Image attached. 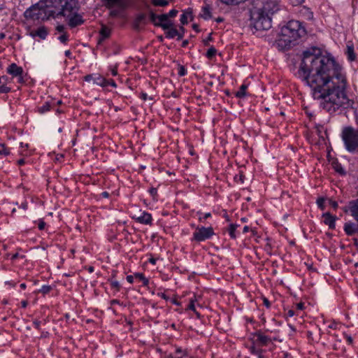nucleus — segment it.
I'll use <instances>...</instances> for the list:
<instances>
[{
  "label": "nucleus",
  "mask_w": 358,
  "mask_h": 358,
  "mask_svg": "<svg viewBox=\"0 0 358 358\" xmlns=\"http://www.w3.org/2000/svg\"><path fill=\"white\" fill-rule=\"evenodd\" d=\"M253 343L259 346H266L271 342L270 337L264 335L260 331L255 332L253 334Z\"/></svg>",
  "instance_id": "obj_11"
},
{
  "label": "nucleus",
  "mask_w": 358,
  "mask_h": 358,
  "mask_svg": "<svg viewBox=\"0 0 358 358\" xmlns=\"http://www.w3.org/2000/svg\"><path fill=\"white\" fill-rule=\"evenodd\" d=\"M305 12L307 13V19H313V13L311 12L309 9L305 8Z\"/></svg>",
  "instance_id": "obj_49"
},
{
  "label": "nucleus",
  "mask_w": 358,
  "mask_h": 358,
  "mask_svg": "<svg viewBox=\"0 0 358 358\" xmlns=\"http://www.w3.org/2000/svg\"><path fill=\"white\" fill-rule=\"evenodd\" d=\"M169 20V18L166 15V14H162L160 15H158V22H164Z\"/></svg>",
  "instance_id": "obj_41"
},
{
  "label": "nucleus",
  "mask_w": 358,
  "mask_h": 358,
  "mask_svg": "<svg viewBox=\"0 0 358 358\" xmlns=\"http://www.w3.org/2000/svg\"><path fill=\"white\" fill-rule=\"evenodd\" d=\"M322 216L324 218V223L325 224L328 225L329 229H334L335 226H336L335 222L336 220V217L333 216L329 213H325L323 214Z\"/></svg>",
  "instance_id": "obj_16"
},
{
  "label": "nucleus",
  "mask_w": 358,
  "mask_h": 358,
  "mask_svg": "<svg viewBox=\"0 0 358 358\" xmlns=\"http://www.w3.org/2000/svg\"><path fill=\"white\" fill-rule=\"evenodd\" d=\"M110 35V29L106 26H102L100 30V38L99 42L105 40L108 38Z\"/></svg>",
  "instance_id": "obj_22"
},
{
  "label": "nucleus",
  "mask_w": 358,
  "mask_h": 358,
  "mask_svg": "<svg viewBox=\"0 0 358 358\" xmlns=\"http://www.w3.org/2000/svg\"><path fill=\"white\" fill-rule=\"evenodd\" d=\"M107 82H108V85H110V86H112L113 87H117V85H116L115 82L113 80H112V79L107 80Z\"/></svg>",
  "instance_id": "obj_54"
},
{
  "label": "nucleus",
  "mask_w": 358,
  "mask_h": 358,
  "mask_svg": "<svg viewBox=\"0 0 358 358\" xmlns=\"http://www.w3.org/2000/svg\"><path fill=\"white\" fill-rule=\"evenodd\" d=\"M47 10L44 1H41L27 9L24 16L27 19L44 21L50 19V16L46 12Z\"/></svg>",
  "instance_id": "obj_5"
},
{
  "label": "nucleus",
  "mask_w": 358,
  "mask_h": 358,
  "mask_svg": "<svg viewBox=\"0 0 358 358\" xmlns=\"http://www.w3.org/2000/svg\"><path fill=\"white\" fill-rule=\"evenodd\" d=\"M345 54L348 60L351 62L355 60L356 55L355 53L354 46L352 45H347Z\"/></svg>",
  "instance_id": "obj_23"
},
{
  "label": "nucleus",
  "mask_w": 358,
  "mask_h": 358,
  "mask_svg": "<svg viewBox=\"0 0 358 358\" xmlns=\"http://www.w3.org/2000/svg\"><path fill=\"white\" fill-rule=\"evenodd\" d=\"M68 35L66 34H64L62 35H61L59 37V40L63 43H66V41H68Z\"/></svg>",
  "instance_id": "obj_44"
},
{
  "label": "nucleus",
  "mask_w": 358,
  "mask_h": 358,
  "mask_svg": "<svg viewBox=\"0 0 358 358\" xmlns=\"http://www.w3.org/2000/svg\"><path fill=\"white\" fill-rule=\"evenodd\" d=\"M305 34L306 30L299 21L290 20L281 28L280 34L276 41L277 45L280 50L289 49Z\"/></svg>",
  "instance_id": "obj_2"
},
{
  "label": "nucleus",
  "mask_w": 358,
  "mask_h": 358,
  "mask_svg": "<svg viewBox=\"0 0 358 358\" xmlns=\"http://www.w3.org/2000/svg\"><path fill=\"white\" fill-rule=\"evenodd\" d=\"M156 262H157V259L155 258L152 257V258L149 259V262L153 265H155L156 264Z\"/></svg>",
  "instance_id": "obj_63"
},
{
  "label": "nucleus",
  "mask_w": 358,
  "mask_h": 358,
  "mask_svg": "<svg viewBox=\"0 0 358 358\" xmlns=\"http://www.w3.org/2000/svg\"><path fill=\"white\" fill-rule=\"evenodd\" d=\"M142 22H141L140 21H136V18L134 20V28L135 29H138V27H139V24H141Z\"/></svg>",
  "instance_id": "obj_61"
},
{
  "label": "nucleus",
  "mask_w": 358,
  "mask_h": 358,
  "mask_svg": "<svg viewBox=\"0 0 358 358\" xmlns=\"http://www.w3.org/2000/svg\"><path fill=\"white\" fill-rule=\"evenodd\" d=\"M52 289V287L50 285H43L42 287L38 290V292H41L43 294H46L50 292Z\"/></svg>",
  "instance_id": "obj_37"
},
{
  "label": "nucleus",
  "mask_w": 358,
  "mask_h": 358,
  "mask_svg": "<svg viewBox=\"0 0 358 358\" xmlns=\"http://www.w3.org/2000/svg\"><path fill=\"white\" fill-rule=\"evenodd\" d=\"M141 98L143 101H145L148 99V94L146 93H145V92H142L141 94Z\"/></svg>",
  "instance_id": "obj_58"
},
{
  "label": "nucleus",
  "mask_w": 358,
  "mask_h": 358,
  "mask_svg": "<svg viewBox=\"0 0 358 358\" xmlns=\"http://www.w3.org/2000/svg\"><path fill=\"white\" fill-rule=\"evenodd\" d=\"M298 76L329 113L352 106L354 102L347 95L348 82L342 66L333 57L321 55L319 48L313 47L303 52Z\"/></svg>",
  "instance_id": "obj_1"
},
{
  "label": "nucleus",
  "mask_w": 358,
  "mask_h": 358,
  "mask_svg": "<svg viewBox=\"0 0 358 358\" xmlns=\"http://www.w3.org/2000/svg\"><path fill=\"white\" fill-rule=\"evenodd\" d=\"M8 74L13 77H16L19 83H24V80L23 78L24 70L21 66H17L15 63L10 64L6 69Z\"/></svg>",
  "instance_id": "obj_10"
},
{
  "label": "nucleus",
  "mask_w": 358,
  "mask_h": 358,
  "mask_svg": "<svg viewBox=\"0 0 358 358\" xmlns=\"http://www.w3.org/2000/svg\"><path fill=\"white\" fill-rule=\"evenodd\" d=\"M45 223L43 221H41L38 224V229L43 230L45 228Z\"/></svg>",
  "instance_id": "obj_56"
},
{
  "label": "nucleus",
  "mask_w": 358,
  "mask_h": 358,
  "mask_svg": "<svg viewBox=\"0 0 358 358\" xmlns=\"http://www.w3.org/2000/svg\"><path fill=\"white\" fill-rule=\"evenodd\" d=\"M182 352V355L178 357H171L170 358H185L188 357V351L187 349H182L181 348H177L176 353Z\"/></svg>",
  "instance_id": "obj_30"
},
{
  "label": "nucleus",
  "mask_w": 358,
  "mask_h": 358,
  "mask_svg": "<svg viewBox=\"0 0 358 358\" xmlns=\"http://www.w3.org/2000/svg\"><path fill=\"white\" fill-rule=\"evenodd\" d=\"M150 21L154 24L155 26H157L158 22V15L155 14L153 12H150Z\"/></svg>",
  "instance_id": "obj_36"
},
{
  "label": "nucleus",
  "mask_w": 358,
  "mask_h": 358,
  "mask_svg": "<svg viewBox=\"0 0 358 358\" xmlns=\"http://www.w3.org/2000/svg\"><path fill=\"white\" fill-rule=\"evenodd\" d=\"M55 109V101H46L41 106L38 108V111L40 113H45L50 110Z\"/></svg>",
  "instance_id": "obj_18"
},
{
  "label": "nucleus",
  "mask_w": 358,
  "mask_h": 358,
  "mask_svg": "<svg viewBox=\"0 0 358 358\" xmlns=\"http://www.w3.org/2000/svg\"><path fill=\"white\" fill-rule=\"evenodd\" d=\"M127 280L129 282V283H133L134 282V277L132 275H127Z\"/></svg>",
  "instance_id": "obj_59"
},
{
  "label": "nucleus",
  "mask_w": 358,
  "mask_h": 358,
  "mask_svg": "<svg viewBox=\"0 0 358 358\" xmlns=\"http://www.w3.org/2000/svg\"><path fill=\"white\" fill-rule=\"evenodd\" d=\"M111 73L113 76H115L117 75V67H114L111 69Z\"/></svg>",
  "instance_id": "obj_60"
},
{
  "label": "nucleus",
  "mask_w": 358,
  "mask_h": 358,
  "mask_svg": "<svg viewBox=\"0 0 358 358\" xmlns=\"http://www.w3.org/2000/svg\"><path fill=\"white\" fill-rule=\"evenodd\" d=\"M211 217L210 213H206L204 214L203 217H199V220L200 222H203V220H206L207 218Z\"/></svg>",
  "instance_id": "obj_50"
},
{
  "label": "nucleus",
  "mask_w": 358,
  "mask_h": 358,
  "mask_svg": "<svg viewBox=\"0 0 358 358\" xmlns=\"http://www.w3.org/2000/svg\"><path fill=\"white\" fill-rule=\"evenodd\" d=\"M191 13H184L181 15L180 21L182 25L187 24L188 22V15H190Z\"/></svg>",
  "instance_id": "obj_33"
},
{
  "label": "nucleus",
  "mask_w": 358,
  "mask_h": 358,
  "mask_svg": "<svg viewBox=\"0 0 358 358\" xmlns=\"http://www.w3.org/2000/svg\"><path fill=\"white\" fill-rule=\"evenodd\" d=\"M105 2L106 8L109 9L113 8L114 6L123 9L127 6V0H105Z\"/></svg>",
  "instance_id": "obj_13"
},
{
  "label": "nucleus",
  "mask_w": 358,
  "mask_h": 358,
  "mask_svg": "<svg viewBox=\"0 0 358 358\" xmlns=\"http://www.w3.org/2000/svg\"><path fill=\"white\" fill-rule=\"evenodd\" d=\"M134 276L139 279L141 281L143 282V284L144 286H147L149 284V280L148 278H146L144 275L141 273H136L134 274Z\"/></svg>",
  "instance_id": "obj_29"
},
{
  "label": "nucleus",
  "mask_w": 358,
  "mask_h": 358,
  "mask_svg": "<svg viewBox=\"0 0 358 358\" xmlns=\"http://www.w3.org/2000/svg\"><path fill=\"white\" fill-rule=\"evenodd\" d=\"M345 337L346 338L347 342L349 344H352V343L353 339H352V338L350 336L345 334Z\"/></svg>",
  "instance_id": "obj_53"
},
{
  "label": "nucleus",
  "mask_w": 358,
  "mask_h": 358,
  "mask_svg": "<svg viewBox=\"0 0 358 358\" xmlns=\"http://www.w3.org/2000/svg\"><path fill=\"white\" fill-rule=\"evenodd\" d=\"M93 83L101 87L108 86L107 80L99 74H94Z\"/></svg>",
  "instance_id": "obj_21"
},
{
  "label": "nucleus",
  "mask_w": 358,
  "mask_h": 358,
  "mask_svg": "<svg viewBox=\"0 0 358 358\" xmlns=\"http://www.w3.org/2000/svg\"><path fill=\"white\" fill-rule=\"evenodd\" d=\"M152 3L156 6H166L169 4L166 0H152Z\"/></svg>",
  "instance_id": "obj_32"
},
{
  "label": "nucleus",
  "mask_w": 358,
  "mask_h": 358,
  "mask_svg": "<svg viewBox=\"0 0 358 358\" xmlns=\"http://www.w3.org/2000/svg\"><path fill=\"white\" fill-rule=\"evenodd\" d=\"M47 13L50 17H58L60 16L63 0H45L43 1Z\"/></svg>",
  "instance_id": "obj_8"
},
{
  "label": "nucleus",
  "mask_w": 358,
  "mask_h": 358,
  "mask_svg": "<svg viewBox=\"0 0 358 358\" xmlns=\"http://www.w3.org/2000/svg\"><path fill=\"white\" fill-rule=\"evenodd\" d=\"M178 75L180 76H184L187 74V70L183 66H180L178 68Z\"/></svg>",
  "instance_id": "obj_40"
},
{
  "label": "nucleus",
  "mask_w": 358,
  "mask_h": 358,
  "mask_svg": "<svg viewBox=\"0 0 358 358\" xmlns=\"http://www.w3.org/2000/svg\"><path fill=\"white\" fill-rule=\"evenodd\" d=\"M33 323H34V325L36 329H40V325H41V322L40 321L35 320V321H34Z\"/></svg>",
  "instance_id": "obj_55"
},
{
  "label": "nucleus",
  "mask_w": 358,
  "mask_h": 358,
  "mask_svg": "<svg viewBox=\"0 0 358 358\" xmlns=\"http://www.w3.org/2000/svg\"><path fill=\"white\" fill-rule=\"evenodd\" d=\"M11 90L10 87H7L6 85L2 84L0 85V94H6L10 92Z\"/></svg>",
  "instance_id": "obj_38"
},
{
  "label": "nucleus",
  "mask_w": 358,
  "mask_h": 358,
  "mask_svg": "<svg viewBox=\"0 0 358 358\" xmlns=\"http://www.w3.org/2000/svg\"><path fill=\"white\" fill-rule=\"evenodd\" d=\"M67 18H69V25L71 27H76L84 22L82 16L78 15V13L73 14L71 16L67 17Z\"/></svg>",
  "instance_id": "obj_14"
},
{
  "label": "nucleus",
  "mask_w": 358,
  "mask_h": 358,
  "mask_svg": "<svg viewBox=\"0 0 358 358\" xmlns=\"http://www.w3.org/2000/svg\"><path fill=\"white\" fill-rule=\"evenodd\" d=\"M166 37L168 38H173L177 36L178 40H180L183 38V34H180L176 28L171 27L165 32Z\"/></svg>",
  "instance_id": "obj_20"
},
{
  "label": "nucleus",
  "mask_w": 358,
  "mask_h": 358,
  "mask_svg": "<svg viewBox=\"0 0 358 358\" xmlns=\"http://www.w3.org/2000/svg\"><path fill=\"white\" fill-rule=\"evenodd\" d=\"M79 10L77 0H63L60 16L69 17L78 13Z\"/></svg>",
  "instance_id": "obj_9"
},
{
  "label": "nucleus",
  "mask_w": 358,
  "mask_h": 358,
  "mask_svg": "<svg viewBox=\"0 0 358 358\" xmlns=\"http://www.w3.org/2000/svg\"><path fill=\"white\" fill-rule=\"evenodd\" d=\"M84 79L87 82H90V81L93 82L94 74L87 75V76H85Z\"/></svg>",
  "instance_id": "obj_51"
},
{
  "label": "nucleus",
  "mask_w": 358,
  "mask_h": 358,
  "mask_svg": "<svg viewBox=\"0 0 358 358\" xmlns=\"http://www.w3.org/2000/svg\"><path fill=\"white\" fill-rule=\"evenodd\" d=\"M215 234L212 227H196L193 233L192 240L198 243L210 239Z\"/></svg>",
  "instance_id": "obj_7"
},
{
  "label": "nucleus",
  "mask_w": 358,
  "mask_h": 358,
  "mask_svg": "<svg viewBox=\"0 0 358 358\" xmlns=\"http://www.w3.org/2000/svg\"><path fill=\"white\" fill-rule=\"evenodd\" d=\"M152 218L151 214L146 212H143L141 215L136 217V221L138 222L144 224H152Z\"/></svg>",
  "instance_id": "obj_19"
},
{
  "label": "nucleus",
  "mask_w": 358,
  "mask_h": 358,
  "mask_svg": "<svg viewBox=\"0 0 358 358\" xmlns=\"http://www.w3.org/2000/svg\"><path fill=\"white\" fill-rule=\"evenodd\" d=\"M350 211L351 215L358 222V199L350 201L348 207L344 208L345 212Z\"/></svg>",
  "instance_id": "obj_12"
},
{
  "label": "nucleus",
  "mask_w": 358,
  "mask_h": 358,
  "mask_svg": "<svg viewBox=\"0 0 358 358\" xmlns=\"http://www.w3.org/2000/svg\"><path fill=\"white\" fill-rule=\"evenodd\" d=\"M157 27H162L164 30H166V31L171 27H173V23L171 21L168 20V21L164 22H159V23H157Z\"/></svg>",
  "instance_id": "obj_28"
},
{
  "label": "nucleus",
  "mask_w": 358,
  "mask_h": 358,
  "mask_svg": "<svg viewBox=\"0 0 358 358\" xmlns=\"http://www.w3.org/2000/svg\"><path fill=\"white\" fill-rule=\"evenodd\" d=\"M333 168L336 172H337L338 173H339L341 176H344L346 173V172H345V169H343V167L342 166V165L338 162L334 163Z\"/></svg>",
  "instance_id": "obj_25"
},
{
  "label": "nucleus",
  "mask_w": 358,
  "mask_h": 358,
  "mask_svg": "<svg viewBox=\"0 0 358 358\" xmlns=\"http://www.w3.org/2000/svg\"><path fill=\"white\" fill-rule=\"evenodd\" d=\"M10 154V150L6 147L4 144L0 143V155H8Z\"/></svg>",
  "instance_id": "obj_34"
},
{
  "label": "nucleus",
  "mask_w": 358,
  "mask_h": 358,
  "mask_svg": "<svg viewBox=\"0 0 358 358\" xmlns=\"http://www.w3.org/2000/svg\"><path fill=\"white\" fill-rule=\"evenodd\" d=\"M19 257H20L19 253L16 252V253H15V254H13V255H12V257H11V259H12V260H14V259H15L18 258Z\"/></svg>",
  "instance_id": "obj_64"
},
{
  "label": "nucleus",
  "mask_w": 358,
  "mask_h": 358,
  "mask_svg": "<svg viewBox=\"0 0 358 358\" xmlns=\"http://www.w3.org/2000/svg\"><path fill=\"white\" fill-rule=\"evenodd\" d=\"M110 285H111V287H112L113 288L116 289V290H117V291H119V290H120V283H119L117 281H116V280H112V281L110 282Z\"/></svg>",
  "instance_id": "obj_42"
},
{
  "label": "nucleus",
  "mask_w": 358,
  "mask_h": 358,
  "mask_svg": "<svg viewBox=\"0 0 358 358\" xmlns=\"http://www.w3.org/2000/svg\"><path fill=\"white\" fill-rule=\"evenodd\" d=\"M32 37L38 36L41 39H45L48 35V30L45 27H40L36 30H32L30 32Z\"/></svg>",
  "instance_id": "obj_17"
},
{
  "label": "nucleus",
  "mask_w": 358,
  "mask_h": 358,
  "mask_svg": "<svg viewBox=\"0 0 358 358\" xmlns=\"http://www.w3.org/2000/svg\"><path fill=\"white\" fill-rule=\"evenodd\" d=\"M216 52H217L216 49L214 47L211 46L208 50L206 55L208 58H212L213 57H214L215 55Z\"/></svg>",
  "instance_id": "obj_35"
},
{
  "label": "nucleus",
  "mask_w": 358,
  "mask_h": 358,
  "mask_svg": "<svg viewBox=\"0 0 358 358\" xmlns=\"http://www.w3.org/2000/svg\"><path fill=\"white\" fill-rule=\"evenodd\" d=\"M188 308H189V310H193V311L196 312V310H195V306H194V301H190L189 304L188 305Z\"/></svg>",
  "instance_id": "obj_52"
},
{
  "label": "nucleus",
  "mask_w": 358,
  "mask_h": 358,
  "mask_svg": "<svg viewBox=\"0 0 358 358\" xmlns=\"http://www.w3.org/2000/svg\"><path fill=\"white\" fill-rule=\"evenodd\" d=\"M324 198L320 197V198L317 199V204L318 207L320 208H321L322 210H324Z\"/></svg>",
  "instance_id": "obj_39"
},
{
  "label": "nucleus",
  "mask_w": 358,
  "mask_h": 358,
  "mask_svg": "<svg viewBox=\"0 0 358 358\" xmlns=\"http://www.w3.org/2000/svg\"><path fill=\"white\" fill-rule=\"evenodd\" d=\"M329 203L335 210L337 209V208L338 206V203L336 201H335L331 200V199H330L329 201Z\"/></svg>",
  "instance_id": "obj_47"
},
{
  "label": "nucleus",
  "mask_w": 358,
  "mask_h": 358,
  "mask_svg": "<svg viewBox=\"0 0 358 358\" xmlns=\"http://www.w3.org/2000/svg\"><path fill=\"white\" fill-rule=\"evenodd\" d=\"M286 315L287 317H293L294 315V311L293 310H288Z\"/></svg>",
  "instance_id": "obj_57"
},
{
  "label": "nucleus",
  "mask_w": 358,
  "mask_h": 358,
  "mask_svg": "<svg viewBox=\"0 0 358 358\" xmlns=\"http://www.w3.org/2000/svg\"><path fill=\"white\" fill-rule=\"evenodd\" d=\"M344 231L348 236H352L355 233L358 234V224L353 222H346L344 225Z\"/></svg>",
  "instance_id": "obj_15"
},
{
  "label": "nucleus",
  "mask_w": 358,
  "mask_h": 358,
  "mask_svg": "<svg viewBox=\"0 0 358 358\" xmlns=\"http://www.w3.org/2000/svg\"><path fill=\"white\" fill-rule=\"evenodd\" d=\"M238 227H239V225L236 224H231L229 227L228 231L230 237L233 239L236 238L235 232Z\"/></svg>",
  "instance_id": "obj_26"
},
{
  "label": "nucleus",
  "mask_w": 358,
  "mask_h": 358,
  "mask_svg": "<svg viewBox=\"0 0 358 358\" xmlns=\"http://www.w3.org/2000/svg\"><path fill=\"white\" fill-rule=\"evenodd\" d=\"M136 18V21H140L141 22H143L145 19V15L143 13L139 14L138 15H137Z\"/></svg>",
  "instance_id": "obj_48"
},
{
  "label": "nucleus",
  "mask_w": 358,
  "mask_h": 358,
  "mask_svg": "<svg viewBox=\"0 0 358 358\" xmlns=\"http://www.w3.org/2000/svg\"><path fill=\"white\" fill-rule=\"evenodd\" d=\"M247 86L245 85H242L239 90L236 93V96L238 98H243L245 96V92H246Z\"/></svg>",
  "instance_id": "obj_27"
},
{
  "label": "nucleus",
  "mask_w": 358,
  "mask_h": 358,
  "mask_svg": "<svg viewBox=\"0 0 358 358\" xmlns=\"http://www.w3.org/2000/svg\"><path fill=\"white\" fill-rule=\"evenodd\" d=\"M178 13V10L176 9L171 10L168 13H166L168 18L175 17Z\"/></svg>",
  "instance_id": "obj_43"
},
{
  "label": "nucleus",
  "mask_w": 358,
  "mask_h": 358,
  "mask_svg": "<svg viewBox=\"0 0 358 358\" xmlns=\"http://www.w3.org/2000/svg\"><path fill=\"white\" fill-rule=\"evenodd\" d=\"M213 41V37H212V33H210L208 36L205 38L203 42L204 43L205 45H209V42Z\"/></svg>",
  "instance_id": "obj_45"
},
{
  "label": "nucleus",
  "mask_w": 358,
  "mask_h": 358,
  "mask_svg": "<svg viewBox=\"0 0 358 358\" xmlns=\"http://www.w3.org/2000/svg\"><path fill=\"white\" fill-rule=\"evenodd\" d=\"M271 17L256 8L251 11V24L257 31L268 30L271 27Z\"/></svg>",
  "instance_id": "obj_3"
},
{
  "label": "nucleus",
  "mask_w": 358,
  "mask_h": 358,
  "mask_svg": "<svg viewBox=\"0 0 358 358\" xmlns=\"http://www.w3.org/2000/svg\"><path fill=\"white\" fill-rule=\"evenodd\" d=\"M341 137L348 152L352 153L358 152V129L352 127H344Z\"/></svg>",
  "instance_id": "obj_4"
},
{
  "label": "nucleus",
  "mask_w": 358,
  "mask_h": 358,
  "mask_svg": "<svg viewBox=\"0 0 358 358\" xmlns=\"http://www.w3.org/2000/svg\"><path fill=\"white\" fill-rule=\"evenodd\" d=\"M120 13V11L119 10L117 9H112L110 11V16L113 17H117Z\"/></svg>",
  "instance_id": "obj_46"
},
{
  "label": "nucleus",
  "mask_w": 358,
  "mask_h": 358,
  "mask_svg": "<svg viewBox=\"0 0 358 358\" xmlns=\"http://www.w3.org/2000/svg\"><path fill=\"white\" fill-rule=\"evenodd\" d=\"M110 304L111 305L120 304V301L117 300V299H113V300L110 301Z\"/></svg>",
  "instance_id": "obj_62"
},
{
  "label": "nucleus",
  "mask_w": 358,
  "mask_h": 358,
  "mask_svg": "<svg viewBox=\"0 0 358 358\" xmlns=\"http://www.w3.org/2000/svg\"><path fill=\"white\" fill-rule=\"evenodd\" d=\"M255 345L256 344H254L250 346V348H249L250 349V352L252 354V355H260L262 352H263V350L262 349H259V348H257L255 347Z\"/></svg>",
  "instance_id": "obj_31"
},
{
  "label": "nucleus",
  "mask_w": 358,
  "mask_h": 358,
  "mask_svg": "<svg viewBox=\"0 0 358 358\" xmlns=\"http://www.w3.org/2000/svg\"><path fill=\"white\" fill-rule=\"evenodd\" d=\"M256 4L259 6L257 8L273 15L280 9L279 0H255Z\"/></svg>",
  "instance_id": "obj_6"
},
{
  "label": "nucleus",
  "mask_w": 358,
  "mask_h": 358,
  "mask_svg": "<svg viewBox=\"0 0 358 358\" xmlns=\"http://www.w3.org/2000/svg\"><path fill=\"white\" fill-rule=\"evenodd\" d=\"M201 17H203L204 20H209L211 18V11H210V7L208 5H206V6L203 7L202 12L201 13Z\"/></svg>",
  "instance_id": "obj_24"
}]
</instances>
